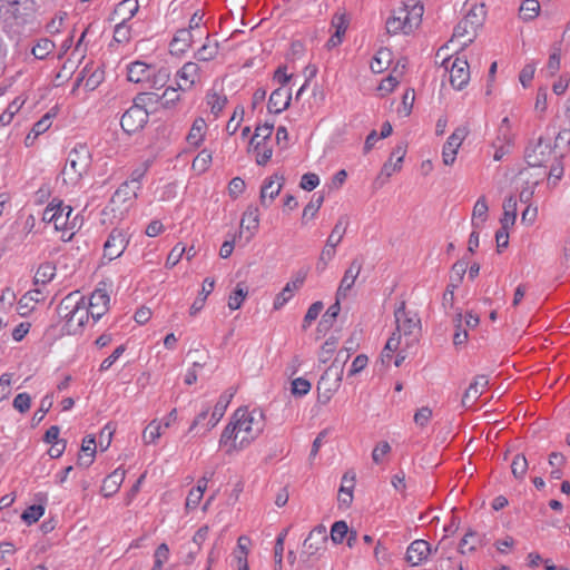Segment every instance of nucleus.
<instances>
[{"instance_id":"b1692460","label":"nucleus","mask_w":570,"mask_h":570,"mask_svg":"<svg viewBox=\"0 0 570 570\" xmlns=\"http://www.w3.org/2000/svg\"><path fill=\"white\" fill-rule=\"evenodd\" d=\"M284 184L283 176L275 175L263 184L261 189V203L268 206L282 190Z\"/></svg>"},{"instance_id":"603ef678","label":"nucleus","mask_w":570,"mask_h":570,"mask_svg":"<svg viewBox=\"0 0 570 570\" xmlns=\"http://www.w3.org/2000/svg\"><path fill=\"white\" fill-rule=\"evenodd\" d=\"M323 196L317 197L315 200L309 202L302 214V223L307 224L309 220H312L317 212L320 210L322 204H323Z\"/></svg>"},{"instance_id":"1a4fd4ad","label":"nucleus","mask_w":570,"mask_h":570,"mask_svg":"<svg viewBox=\"0 0 570 570\" xmlns=\"http://www.w3.org/2000/svg\"><path fill=\"white\" fill-rule=\"evenodd\" d=\"M515 132L512 129L511 121L508 117H504L499 127L498 134L492 141V148L494 149L493 159L500 161L510 154L514 147Z\"/></svg>"},{"instance_id":"49530a36","label":"nucleus","mask_w":570,"mask_h":570,"mask_svg":"<svg viewBox=\"0 0 570 570\" xmlns=\"http://www.w3.org/2000/svg\"><path fill=\"white\" fill-rule=\"evenodd\" d=\"M56 271H57V266L49 262L41 264L38 267L36 275H35L36 283H40V284L49 283L55 277Z\"/></svg>"},{"instance_id":"aec40b11","label":"nucleus","mask_w":570,"mask_h":570,"mask_svg":"<svg viewBox=\"0 0 570 570\" xmlns=\"http://www.w3.org/2000/svg\"><path fill=\"white\" fill-rule=\"evenodd\" d=\"M129 237L122 229L111 230L107 242L105 243V256L109 259L118 258L126 249Z\"/></svg>"},{"instance_id":"c9c22d12","label":"nucleus","mask_w":570,"mask_h":570,"mask_svg":"<svg viewBox=\"0 0 570 570\" xmlns=\"http://www.w3.org/2000/svg\"><path fill=\"white\" fill-rule=\"evenodd\" d=\"M215 282L212 278H205L202 286V292L198 297L194 301L189 308L190 316H196L205 306L208 295L214 289Z\"/></svg>"},{"instance_id":"0e129e2a","label":"nucleus","mask_w":570,"mask_h":570,"mask_svg":"<svg viewBox=\"0 0 570 570\" xmlns=\"http://www.w3.org/2000/svg\"><path fill=\"white\" fill-rule=\"evenodd\" d=\"M185 252H186V247L183 246L180 243L175 245L167 256L166 264H165L166 267L173 268L174 266H176L179 263V261L181 259V257L184 256Z\"/></svg>"},{"instance_id":"6e6d98bb","label":"nucleus","mask_w":570,"mask_h":570,"mask_svg":"<svg viewBox=\"0 0 570 570\" xmlns=\"http://www.w3.org/2000/svg\"><path fill=\"white\" fill-rule=\"evenodd\" d=\"M346 226H347L346 220H344L343 218L338 219V222L335 224L332 233L330 234L326 243L337 246L344 237V234L346 232Z\"/></svg>"},{"instance_id":"69168bd1","label":"nucleus","mask_w":570,"mask_h":570,"mask_svg":"<svg viewBox=\"0 0 570 570\" xmlns=\"http://www.w3.org/2000/svg\"><path fill=\"white\" fill-rule=\"evenodd\" d=\"M414 91L413 90H406L402 97V104L397 108L399 115L403 117H407L411 111L414 104Z\"/></svg>"},{"instance_id":"7ed1b4c3","label":"nucleus","mask_w":570,"mask_h":570,"mask_svg":"<svg viewBox=\"0 0 570 570\" xmlns=\"http://www.w3.org/2000/svg\"><path fill=\"white\" fill-rule=\"evenodd\" d=\"M72 208L63 205L62 202L53 199L48 204L42 213V220L52 224L57 232H60V238L68 242L80 228L81 219L78 215L72 216Z\"/></svg>"},{"instance_id":"680f3d73","label":"nucleus","mask_w":570,"mask_h":570,"mask_svg":"<svg viewBox=\"0 0 570 570\" xmlns=\"http://www.w3.org/2000/svg\"><path fill=\"white\" fill-rule=\"evenodd\" d=\"M45 513V508L42 505H30L21 514V519L28 523L32 524L37 522Z\"/></svg>"},{"instance_id":"39448f33","label":"nucleus","mask_w":570,"mask_h":570,"mask_svg":"<svg viewBox=\"0 0 570 570\" xmlns=\"http://www.w3.org/2000/svg\"><path fill=\"white\" fill-rule=\"evenodd\" d=\"M58 313L66 321L68 332L71 334L79 333L91 320L88 306H86V297L79 292L68 294L60 302Z\"/></svg>"},{"instance_id":"de8ad7c7","label":"nucleus","mask_w":570,"mask_h":570,"mask_svg":"<svg viewBox=\"0 0 570 570\" xmlns=\"http://www.w3.org/2000/svg\"><path fill=\"white\" fill-rule=\"evenodd\" d=\"M312 384L305 377H296L291 382V394L294 397H303L311 392Z\"/></svg>"},{"instance_id":"13d9d810","label":"nucleus","mask_w":570,"mask_h":570,"mask_svg":"<svg viewBox=\"0 0 570 570\" xmlns=\"http://www.w3.org/2000/svg\"><path fill=\"white\" fill-rule=\"evenodd\" d=\"M337 344L338 337L334 335L330 336L321 347L320 360L324 363L327 362L335 352Z\"/></svg>"},{"instance_id":"c756f323","label":"nucleus","mask_w":570,"mask_h":570,"mask_svg":"<svg viewBox=\"0 0 570 570\" xmlns=\"http://www.w3.org/2000/svg\"><path fill=\"white\" fill-rule=\"evenodd\" d=\"M233 396L234 392L230 391H227L219 396L217 403L215 404L210 413V417L207 423L208 429H213L222 420Z\"/></svg>"},{"instance_id":"7c9ffc66","label":"nucleus","mask_w":570,"mask_h":570,"mask_svg":"<svg viewBox=\"0 0 570 570\" xmlns=\"http://www.w3.org/2000/svg\"><path fill=\"white\" fill-rule=\"evenodd\" d=\"M355 485V473L346 472L342 478V484L338 490V502L348 507L353 500V489Z\"/></svg>"},{"instance_id":"f8f14e48","label":"nucleus","mask_w":570,"mask_h":570,"mask_svg":"<svg viewBox=\"0 0 570 570\" xmlns=\"http://www.w3.org/2000/svg\"><path fill=\"white\" fill-rule=\"evenodd\" d=\"M109 303L110 296L105 287H97L88 298L86 297V306H88L92 323H96L108 312Z\"/></svg>"},{"instance_id":"37998d69","label":"nucleus","mask_w":570,"mask_h":570,"mask_svg":"<svg viewBox=\"0 0 570 570\" xmlns=\"http://www.w3.org/2000/svg\"><path fill=\"white\" fill-rule=\"evenodd\" d=\"M26 99L22 97H17L13 101L9 104L7 109L0 115V125L1 126H8L16 114L21 109V107L24 105Z\"/></svg>"},{"instance_id":"ddd939ff","label":"nucleus","mask_w":570,"mask_h":570,"mask_svg":"<svg viewBox=\"0 0 570 570\" xmlns=\"http://www.w3.org/2000/svg\"><path fill=\"white\" fill-rule=\"evenodd\" d=\"M450 82L456 90H462L469 83L471 78L468 60L462 57H455L449 60Z\"/></svg>"},{"instance_id":"a878e982","label":"nucleus","mask_w":570,"mask_h":570,"mask_svg":"<svg viewBox=\"0 0 570 570\" xmlns=\"http://www.w3.org/2000/svg\"><path fill=\"white\" fill-rule=\"evenodd\" d=\"M476 33L478 30L471 29L464 20H461L454 28L451 42L463 49L474 40Z\"/></svg>"},{"instance_id":"3c124183","label":"nucleus","mask_w":570,"mask_h":570,"mask_svg":"<svg viewBox=\"0 0 570 570\" xmlns=\"http://www.w3.org/2000/svg\"><path fill=\"white\" fill-rule=\"evenodd\" d=\"M247 294L248 291L246 286L243 284H237L236 288L230 293L228 297V307L230 309H238L245 301Z\"/></svg>"},{"instance_id":"9d476101","label":"nucleus","mask_w":570,"mask_h":570,"mask_svg":"<svg viewBox=\"0 0 570 570\" xmlns=\"http://www.w3.org/2000/svg\"><path fill=\"white\" fill-rule=\"evenodd\" d=\"M343 368L330 366L321 376L317 383L318 401L323 404L327 403L334 393L338 390L342 381Z\"/></svg>"},{"instance_id":"6ab92c4d","label":"nucleus","mask_w":570,"mask_h":570,"mask_svg":"<svg viewBox=\"0 0 570 570\" xmlns=\"http://www.w3.org/2000/svg\"><path fill=\"white\" fill-rule=\"evenodd\" d=\"M326 527L320 524L315 527L303 543V550L307 556H314L325 550L327 542Z\"/></svg>"},{"instance_id":"f704fd0d","label":"nucleus","mask_w":570,"mask_h":570,"mask_svg":"<svg viewBox=\"0 0 570 570\" xmlns=\"http://www.w3.org/2000/svg\"><path fill=\"white\" fill-rule=\"evenodd\" d=\"M125 479V470L116 469L111 474H109L102 483V493L105 497H111L115 494L120 488L122 481Z\"/></svg>"},{"instance_id":"4be33fe9","label":"nucleus","mask_w":570,"mask_h":570,"mask_svg":"<svg viewBox=\"0 0 570 570\" xmlns=\"http://www.w3.org/2000/svg\"><path fill=\"white\" fill-rule=\"evenodd\" d=\"M431 552L432 549L425 540H415L407 547L405 559L412 567H416L423 563Z\"/></svg>"},{"instance_id":"72a5a7b5","label":"nucleus","mask_w":570,"mask_h":570,"mask_svg":"<svg viewBox=\"0 0 570 570\" xmlns=\"http://www.w3.org/2000/svg\"><path fill=\"white\" fill-rule=\"evenodd\" d=\"M503 214L500 223L503 227H512L517 220L518 202L513 195L508 196L502 205Z\"/></svg>"},{"instance_id":"393cba45","label":"nucleus","mask_w":570,"mask_h":570,"mask_svg":"<svg viewBox=\"0 0 570 570\" xmlns=\"http://www.w3.org/2000/svg\"><path fill=\"white\" fill-rule=\"evenodd\" d=\"M362 269V264L357 261H353L348 268L345 271L344 276L341 281V284L336 292V297L344 298L347 292L355 284L356 278L358 277Z\"/></svg>"},{"instance_id":"58836bf2","label":"nucleus","mask_w":570,"mask_h":570,"mask_svg":"<svg viewBox=\"0 0 570 570\" xmlns=\"http://www.w3.org/2000/svg\"><path fill=\"white\" fill-rule=\"evenodd\" d=\"M488 212L489 206L487 198L484 196H481L474 204L473 210H472V226L478 229L480 228L485 220L488 219Z\"/></svg>"},{"instance_id":"e433bc0d","label":"nucleus","mask_w":570,"mask_h":570,"mask_svg":"<svg viewBox=\"0 0 570 570\" xmlns=\"http://www.w3.org/2000/svg\"><path fill=\"white\" fill-rule=\"evenodd\" d=\"M206 130V121L203 118L195 119L187 135V142L191 147H199L205 138Z\"/></svg>"},{"instance_id":"4468645a","label":"nucleus","mask_w":570,"mask_h":570,"mask_svg":"<svg viewBox=\"0 0 570 570\" xmlns=\"http://www.w3.org/2000/svg\"><path fill=\"white\" fill-rule=\"evenodd\" d=\"M138 189L130 184H122L114 194L110 206L112 212H118L119 216L126 214L135 199L137 198Z\"/></svg>"},{"instance_id":"4d7b16f0","label":"nucleus","mask_w":570,"mask_h":570,"mask_svg":"<svg viewBox=\"0 0 570 570\" xmlns=\"http://www.w3.org/2000/svg\"><path fill=\"white\" fill-rule=\"evenodd\" d=\"M348 533V527L345 521H336L331 528V540L335 543H342Z\"/></svg>"},{"instance_id":"a211bd4d","label":"nucleus","mask_w":570,"mask_h":570,"mask_svg":"<svg viewBox=\"0 0 570 570\" xmlns=\"http://www.w3.org/2000/svg\"><path fill=\"white\" fill-rule=\"evenodd\" d=\"M468 131L465 128H456L448 138L442 149V160L445 166H452L455 161L456 154L464 141Z\"/></svg>"},{"instance_id":"2eb2a0df","label":"nucleus","mask_w":570,"mask_h":570,"mask_svg":"<svg viewBox=\"0 0 570 570\" xmlns=\"http://www.w3.org/2000/svg\"><path fill=\"white\" fill-rule=\"evenodd\" d=\"M273 81L278 86L269 96L267 109L271 115H281L285 110V69L278 67L275 71Z\"/></svg>"},{"instance_id":"473e14b6","label":"nucleus","mask_w":570,"mask_h":570,"mask_svg":"<svg viewBox=\"0 0 570 570\" xmlns=\"http://www.w3.org/2000/svg\"><path fill=\"white\" fill-rule=\"evenodd\" d=\"M52 125V115L46 114L42 116L40 120H38L33 127L31 128L30 132L24 138V144L27 147H30L35 144L36 139L45 134Z\"/></svg>"},{"instance_id":"a19ab883","label":"nucleus","mask_w":570,"mask_h":570,"mask_svg":"<svg viewBox=\"0 0 570 570\" xmlns=\"http://www.w3.org/2000/svg\"><path fill=\"white\" fill-rule=\"evenodd\" d=\"M391 61L392 51L386 48H382L376 52L375 57L373 58L371 62V69L375 73H381L390 66Z\"/></svg>"},{"instance_id":"c85d7f7f","label":"nucleus","mask_w":570,"mask_h":570,"mask_svg":"<svg viewBox=\"0 0 570 570\" xmlns=\"http://www.w3.org/2000/svg\"><path fill=\"white\" fill-rule=\"evenodd\" d=\"M405 67L406 62L404 60L397 61L392 73L381 81L379 91L382 94V96H385L395 89L404 73Z\"/></svg>"},{"instance_id":"cd10ccee","label":"nucleus","mask_w":570,"mask_h":570,"mask_svg":"<svg viewBox=\"0 0 570 570\" xmlns=\"http://www.w3.org/2000/svg\"><path fill=\"white\" fill-rule=\"evenodd\" d=\"M274 129V122L266 121L264 125L257 126L254 136L248 144V150H258L261 146L272 144L271 135Z\"/></svg>"},{"instance_id":"6e6552de","label":"nucleus","mask_w":570,"mask_h":570,"mask_svg":"<svg viewBox=\"0 0 570 570\" xmlns=\"http://www.w3.org/2000/svg\"><path fill=\"white\" fill-rule=\"evenodd\" d=\"M146 95L138 96L134 104L122 114L120 126L125 132L135 134L147 124L149 114L146 109Z\"/></svg>"},{"instance_id":"4c0bfd02","label":"nucleus","mask_w":570,"mask_h":570,"mask_svg":"<svg viewBox=\"0 0 570 570\" xmlns=\"http://www.w3.org/2000/svg\"><path fill=\"white\" fill-rule=\"evenodd\" d=\"M259 224V215L257 207L249 206L244 213L240 220V229L248 232L247 238H250Z\"/></svg>"},{"instance_id":"f257e3e1","label":"nucleus","mask_w":570,"mask_h":570,"mask_svg":"<svg viewBox=\"0 0 570 570\" xmlns=\"http://www.w3.org/2000/svg\"><path fill=\"white\" fill-rule=\"evenodd\" d=\"M264 430V415L261 411L248 407L237 409L219 439V448L227 455H235L249 446Z\"/></svg>"},{"instance_id":"09e8293b","label":"nucleus","mask_w":570,"mask_h":570,"mask_svg":"<svg viewBox=\"0 0 570 570\" xmlns=\"http://www.w3.org/2000/svg\"><path fill=\"white\" fill-rule=\"evenodd\" d=\"M519 11L520 18L524 21H529L539 14L540 4L537 0H524Z\"/></svg>"},{"instance_id":"bf43d9fd","label":"nucleus","mask_w":570,"mask_h":570,"mask_svg":"<svg viewBox=\"0 0 570 570\" xmlns=\"http://www.w3.org/2000/svg\"><path fill=\"white\" fill-rule=\"evenodd\" d=\"M402 161L390 157L382 166L379 178L384 177L385 179H389L392 175L402 169Z\"/></svg>"},{"instance_id":"338daca9","label":"nucleus","mask_w":570,"mask_h":570,"mask_svg":"<svg viewBox=\"0 0 570 570\" xmlns=\"http://www.w3.org/2000/svg\"><path fill=\"white\" fill-rule=\"evenodd\" d=\"M210 161H212V154L208 150L204 149L194 159L193 168L199 173H203L207 169Z\"/></svg>"},{"instance_id":"c03bdc74","label":"nucleus","mask_w":570,"mask_h":570,"mask_svg":"<svg viewBox=\"0 0 570 570\" xmlns=\"http://www.w3.org/2000/svg\"><path fill=\"white\" fill-rule=\"evenodd\" d=\"M484 17V8L483 6H480L471 8L462 20H464L469 27H471V29L479 30V28L483 24Z\"/></svg>"},{"instance_id":"5701e85b","label":"nucleus","mask_w":570,"mask_h":570,"mask_svg":"<svg viewBox=\"0 0 570 570\" xmlns=\"http://www.w3.org/2000/svg\"><path fill=\"white\" fill-rule=\"evenodd\" d=\"M488 384L489 380L485 375L475 376L462 396V405L471 406L482 395Z\"/></svg>"},{"instance_id":"ea45409f","label":"nucleus","mask_w":570,"mask_h":570,"mask_svg":"<svg viewBox=\"0 0 570 570\" xmlns=\"http://www.w3.org/2000/svg\"><path fill=\"white\" fill-rule=\"evenodd\" d=\"M139 4L137 0H124L115 9V16L120 21L130 20L138 11Z\"/></svg>"},{"instance_id":"2f4dec72","label":"nucleus","mask_w":570,"mask_h":570,"mask_svg":"<svg viewBox=\"0 0 570 570\" xmlns=\"http://www.w3.org/2000/svg\"><path fill=\"white\" fill-rule=\"evenodd\" d=\"M213 473H209L208 475H204L197 481V485L193 488L186 499V508L187 509H195L199 504V502L203 499L204 492L207 489V484L209 479L212 478Z\"/></svg>"},{"instance_id":"20e7f679","label":"nucleus","mask_w":570,"mask_h":570,"mask_svg":"<svg viewBox=\"0 0 570 570\" xmlns=\"http://www.w3.org/2000/svg\"><path fill=\"white\" fill-rule=\"evenodd\" d=\"M423 6L417 0H405L401 7L395 9L385 22L386 31L390 35H407L416 29L423 16Z\"/></svg>"},{"instance_id":"f03ea898","label":"nucleus","mask_w":570,"mask_h":570,"mask_svg":"<svg viewBox=\"0 0 570 570\" xmlns=\"http://www.w3.org/2000/svg\"><path fill=\"white\" fill-rule=\"evenodd\" d=\"M396 328L387 340L382 353V361L391 358L393 352L397 351L402 344L405 347H412L419 340L421 331V321L416 313L406 311L405 303L402 302L394 311Z\"/></svg>"},{"instance_id":"052dcab7","label":"nucleus","mask_w":570,"mask_h":570,"mask_svg":"<svg viewBox=\"0 0 570 570\" xmlns=\"http://www.w3.org/2000/svg\"><path fill=\"white\" fill-rule=\"evenodd\" d=\"M53 48H55V45L52 41H50L48 39H41L32 48V55L37 59H45L49 53L52 52Z\"/></svg>"},{"instance_id":"0eeeda50","label":"nucleus","mask_w":570,"mask_h":570,"mask_svg":"<svg viewBox=\"0 0 570 570\" xmlns=\"http://www.w3.org/2000/svg\"><path fill=\"white\" fill-rule=\"evenodd\" d=\"M91 164V154L86 145H77L68 155L63 176L70 183H77L89 169Z\"/></svg>"},{"instance_id":"5fc2aeb1","label":"nucleus","mask_w":570,"mask_h":570,"mask_svg":"<svg viewBox=\"0 0 570 570\" xmlns=\"http://www.w3.org/2000/svg\"><path fill=\"white\" fill-rule=\"evenodd\" d=\"M250 539L246 535L238 538L237 548L234 552L237 560L238 567H240V560L247 562V556L249 553Z\"/></svg>"},{"instance_id":"9b49d317","label":"nucleus","mask_w":570,"mask_h":570,"mask_svg":"<svg viewBox=\"0 0 570 570\" xmlns=\"http://www.w3.org/2000/svg\"><path fill=\"white\" fill-rule=\"evenodd\" d=\"M541 161L542 159L530 160L531 168H527L519 174L521 181L519 198L521 203H530L534 195L535 188L540 183V175L535 174L533 170Z\"/></svg>"},{"instance_id":"412c9836","label":"nucleus","mask_w":570,"mask_h":570,"mask_svg":"<svg viewBox=\"0 0 570 570\" xmlns=\"http://www.w3.org/2000/svg\"><path fill=\"white\" fill-rule=\"evenodd\" d=\"M30 8V0H0V19L9 21L21 18Z\"/></svg>"},{"instance_id":"8fccbe9b","label":"nucleus","mask_w":570,"mask_h":570,"mask_svg":"<svg viewBox=\"0 0 570 570\" xmlns=\"http://www.w3.org/2000/svg\"><path fill=\"white\" fill-rule=\"evenodd\" d=\"M480 542H481V540H480L479 535L474 531L470 530L462 538L460 546H459V551L462 554L472 552L475 550L476 546L480 544Z\"/></svg>"},{"instance_id":"79ce46f5","label":"nucleus","mask_w":570,"mask_h":570,"mask_svg":"<svg viewBox=\"0 0 570 570\" xmlns=\"http://www.w3.org/2000/svg\"><path fill=\"white\" fill-rule=\"evenodd\" d=\"M218 53V43L216 41L210 40L209 36L206 33V42L197 50L196 58L199 61H210Z\"/></svg>"},{"instance_id":"423d86ee","label":"nucleus","mask_w":570,"mask_h":570,"mask_svg":"<svg viewBox=\"0 0 570 570\" xmlns=\"http://www.w3.org/2000/svg\"><path fill=\"white\" fill-rule=\"evenodd\" d=\"M127 78L146 89H160L168 82L170 71L166 67L156 68L144 61H135L127 67Z\"/></svg>"},{"instance_id":"dca6fc26","label":"nucleus","mask_w":570,"mask_h":570,"mask_svg":"<svg viewBox=\"0 0 570 570\" xmlns=\"http://www.w3.org/2000/svg\"><path fill=\"white\" fill-rule=\"evenodd\" d=\"M177 420L176 409L171 410L163 420H153L142 432L146 444H154L161 436L165 429L170 428Z\"/></svg>"},{"instance_id":"bb28decb","label":"nucleus","mask_w":570,"mask_h":570,"mask_svg":"<svg viewBox=\"0 0 570 570\" xmlns=\"http://www.w3.org/2000/svg\"><path fill=\"white\" fill-rule=\"evenodd\" d=\"M195 38L196 35L191 33V30H178L170 42V52L176 56L185 53L190 48Z\"/></svg>"},{"instance_id":"e2e57ef3","label":"nucleus","mask_w":570,"mask_h":570,"mask_svg":"<svg viewBox=\"0 0 570 570\" xmlns=\"http://www.w3.org/2000/svg\"><path fill=\"white\" fill-rule=\"evenodd\" d=\"M433 415L432 409L429 406H422L414 413V423L420 429H424L431 421Z\"/></svg>"},{"instance_id":"a18cd8bd","label":"nucleus","mask_w":570,"mask_h":570,"mask_svg":"<svg viewBox=\"0 0 570 570\" xmlns=\"http://www.w3.org/2000/svg\"><path fill=\"white\" fill-rule=\"evenodd\" d=\"M207 106L209 107L212 114L218 116V114L224 109L227 98L223 94H218L216 91H209L206 97Z\"/></svg>"},{"instance_id":"774afa93","label":"nucleus","mask_w":570,"mask_h":570,"mask_svg":"<svg viewBox=\"0 0 570 570\" xmlns=\"http://www.w3.org/2000/svg\"><path fill=\"white\" fill-rule=\"evenodd\" d=\"M76 259L69 255H62L58 259V269L62 272L63 277H68L76 268Z\"/></svg>"},{"instance_id":"f3484780","label":"nucleus","mask_w":570,"mask_h":570,"mask_svg":"<svg viewBox=\"0 0 570 570\" xmlns=\"http://www.w3.org/2000/svg\"><path fill=\"white\" fill-rule=\"evenodd\" d=\"M177 86L180 90H189L202 81L200 67L193 61L184 63L176 73Z\"/></svg>"},{"instance_id":"864d4df0","label":"nucleus","mask_w":570,"mask_h":570,"mask_svg":"<svg viewBox=\"0 0 570 570\" xmlns=\"http://www.w3.org/2000/svg\"><path fill=\"white\" fill-rule=\"evenodd\" d=\"M511 470L515 479H523L528 470V461L525 456L517 454L511 463Z\"/></svg>"}]
</instances>
